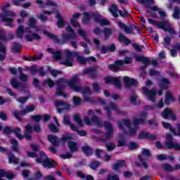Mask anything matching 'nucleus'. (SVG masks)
<instances>
[{
	"label": "nucleus",
	"mask_w": 180,
	"mask_h": 180,
	"mask_svg": "<svg viewBox=\"0 0 180 180\" xmlns=\"http://www.w3.org/2000/svg\"><path fill=\"white\" fill-rule=\"evenodd\" d=\"M126 144V140H124V138L123 136H120V139L118 140V147H122V146H124Z\"/></svg>",
	"instance_id": "nucleus-53"
},
{
	"label": "nucleus",
	"mask_w": 180,
	"mask_h": 180,
	"mask_svg": "<svg viewBox=\"0 0 180 180\" xmlns=\"http://www.w3.org/2000/svg\"><path fill=\"white\" fill-rule=\"evenodd\" d=\"M10 143L11 144V150H13V151H15V153H19V147L18 146V141L15 139H12L10 141Z\"/></svg>",
	"instance_id": "nucleus-34"
},
{
	"label": "nucleus",
	"mask_w": 180,
	"mask_h": 180,
	"mask_svg": "<svg viewBox=\"0 0 180 180\" xmlns=\"http://www.w3.org/2000/svg\"><path fill=\"white\" fill-rule=\"evenodd\" d=\"M106 180H120L116 174H108Z\"/></svg>",
	"instance_id": "nucleus-56"
},
{
	"label": "nucleus",
	"mask_w": 180,
	"mask_h": 180,
	"mask_svg": "<svg viewBox=\"0 0 180 180\" xmlns=\"http://www.w3.org/2000/svg\"><path fill=\"white\" fill-rule=\"evenodd\" d=\"M30 146L32 151H39V150L40 149V146L37 143H31Z\"/></svg>",
	"instance_id": "nucleus-49"
},
{
	"label": "nucleus",
	"mask_w": 180,
	"mask_h": 180,
	"mask_svg": "<svg viewBox=\"0 0 180 180\" xmlns=\"http://www.w3.org/2000/svg\"><path fill=\"white\" fill-rule=\"evenodd\" d=\"M41 176H43V174H41V172L39 170L34 174V179H40Z\"/></svg>",
	"instance_id": "nucleus-57"
},
{
	"label": "nucleus",
	"mask_w": 180,
	"mask_h": 180,
	"mask_svg": "<svg viewBox=\"0 0 180 180\" xmlns=\"http://www.w3.org/2000/svg\"><path fill=\"white\" fill-rule=\"evenodd\" d=\"M166 148L180 150V144L176 142H172V136L169 134L166 135Z\"/></svg>",
	"instance_id": "nucleus-17"
},
{
	"label": "nucleus",
	"mask_w": 180,
	"mask_h": 180,
	"mask_svg": "<svg viewBox=\"0 0 180 180\" xmlns=\"http://www.w3.org/2000/svg\"><path fill=\"white\" fill-rule=\"evenodd\" d=\"M36 162L41 164L44 168H53L57 163L51 159H49L46 153L43 151H39V158L35 160Z\"/></svg>",
	"instance_id": "nucleus-10"
},
{
	"label": "nucleus",
	"mask_w": 180,
	"mask_h": 180,
	"mask_svg": "<svg viewBox=\"0 0 180 180\" xmlns=\"http://www.w3.org/2000/svg\"><path fill=\"white\" fill-rule=\"evenodd\" d=\"M8 162L9 164H18L19 162V158L15 157L13 155H9Z\"/></svg>",
	"instance_id": "nucleus-41"
},
{
	"label": "nucleus",
	"mask_w": 180,
	"mask_h": 180,
	"mask_svg": "<svg viewBox=\"0 0 180 180\" xmlns=\"http://www.w3.org/2000/svg\"><path fill=\"white\" fill-rule=\"evenodd\" d=\"M136 148H137V143L134 142H130L128 144V148H129V150H136Z\"/></svg>",
	"instance_id": "nucleus-58"
},
{
	"label": "nucleus",
	"mask_w": 180,
	"mask_h": 180,
	"mask_svg": "<svg viewBox=\"0 0 180 180\" xmlns=\"http://www.w3.org/2000/svg\"><path fill=\"white\" fill-rule=\"evenodd\" d=\"M4 133L6 134H11V133H14L15 136L18 138L19 140H23L25 137L27 140H32V135L30 133L33 131V128L30 125H27L25 127V136L22 134V130L20 128L11 129L10 127H4L3 129Z\"/></svg>",
	"instance_id": "nucleus-5"
},
{
	"label": "nucleus",
	"mask_w": 180,
	"mask_h": 180,
	"mask_svg": "<svg viewBox=\"0 0 180 180\" xmlns=\"http://www.w3.org/2000/svg\"><path fill=\"white\" fill-rule=\"evenodd\" d=\"M130 99L131 102L134 105H139V103H140V101L137 100V96L136 95L131 96Z\"/></svg>",
	"instance_id": "nucleus-50"
},
{
	"label": "nucleus",
	"mask_w": 180,
	"mask_h": 180,
	"mask_svg": "<svg viewBox=\"0 0 180 180\" xmlns=\"http://www.w3.org/2000/svg\"><path fill=\"white\" fill-rule=\"evenodd\" d=\"M136 61H140L141 63H143L144 65H147V64L150 63V60H148V58L144 56H136Z\"/></svg>",
	"instance_id": "nucleus-39"
},
{
	"label": "nucleus",
	"mask_w": 180,
	"mask_h": 180,
	"mask_svg": "<svg viewBox=\"0 0 180 180\" xmlns=\"http://www.w3.org/2000/svg\"><path fill=\"white\" fill-rule=\"evenodd\" d=\"M125 86H136L137 82L134 79H130L129 77H124Z\"/></svg>",
	"instance_id": "nucleus-27"
},
{
	"label": "nucleus",
	"mask_w": 180,
	"mask_h": 180,
	"mask_svg": "<svg viewBox=\"0 0 180 180\" xmlns=\"http://www.w3.org/2000/svg\"><path fill=\"white\" fill-rule=\"evenodd\" d=\"M49 129L51 131H53V133H58V129L53 124H50L49 125Z\"/></svg>",
	"instance_id": "nucleus-52"
},
{
	"label": "nucleus",
	"mask_w": 180,
	"mask_h": 180,
	"mask_svg": "<svg viewBox=\"0 0 180 180\" xmlns=\"http://www.w3.org/2000/svg\"><path fill=\"white\" fill-rule=\"evenodd\" d=\"M106 148L108 151H112V150H115V148H116V145H115V143H107Z\"/></svg>",
	"instance_id": "nucleus-55"
},
{
	"label": "nucleus",
	"mask_w": 180,
	"mask_h": 180,
	"mask_svg": "<svg viewBox=\"0 0 180 180\" xmlns=\"http://www.w3.org/2000/svg\"><path fill=\"white\" fill-rule=\"evenodd\" d=\"M49 72L51 73V75H52V77H57L58 75H60V74H63V72L60 70H56L51 68H49Z\"/></svg>",
	"instance_id": "nucleus-43"
},
{
	"label": "nucleus",
	"mask_w": 180,
	"mask_h": 180,
	"mask_svg": "<svg viewBox=\"0 0 180 180\" xmlns=\"http://www.w3.org/2000/svg\"><path fill=\"white\" fill-rule=\"evenodd\" d=\"M93 89L96 92H99L101 87L99 86V84L98 83H93Z\"/></svg>",
	"instance_id": "nucleus-64"
},
{
	"label": "nucleus",
	"mask_w": 180,
	"mask_h": 180,
	"mask_svg": "<svg viewBox=\"0 0 180 180\" xmlns=\"http://www.w3.org/2000/svg\"><path fill=\"white\" fill-rule=\"evenodd\" d=\"M29 98L27 97H22L17 98V101L20 102V103H26V101H28Z\"/></svg>",
	"instance_id": "nucleus-61"
},
{
	"label": "nucleus",
	"mask_w": 180,
	"mask_h": 180,
	"mask_svg": "<svg viewBox=\"0 0 180 180\" xmlns=\"http://www.w3.org/2000/svg\"><path fill=\"white\" fill-rule=\"evenodd\" d=\"M117 25L122 29V30L124 31L125 33H127L128 34L131 33V29L127 27L123 22L118 21Z\"/></svg>",
	"instance_id": "nucleus-36"
},
{
	"label": "nucleus",
	"mask_w": 180,
	"mask_h": 180,
	"mask_svg": "<svg viewBox=\"0 0 180 180\" xmlns=\"http://www.w3.org/2000/svg\"><path fill=\"white\" fill-rule=\"evenodd\" d=\"M169 84V81L167 79H162L160 82V86L161 89H167L168 88V85Z\"/></svg>",
	"instance_id": "nucleus-38"
},
{
	"label": "nucleus",
	"mask_w": 180,
	"mask_h": 180,
	"mask_svg": "<svg viewBox=\"0 0 180 180\" xmlns=\"http://www.w3.org/2000/svg\"><path fill=\"white\" fill-rule=\"evenodd\" d=\"M91 16H93L95 22L99 23L101 26H108L109 25V21L103 18L101 15H99V13H84L82 19L83 23L84 25H87V23H89V19H91Z\"/></svg>",
	"instance_id": "nucleus-8"
},
{
	"label": "nucleus",
	"mask_w": 180,
	"mask_h": 180,
	"mask_svg": "<svg viewBox=\"0 0 180 180\" xmlns=\"http://www.w3.org/2000/svg\"><path fill=\"white\" fill-rule=\"evenodd\" d=\"M15 174H8L5 170L0 169V180H6L4 178H7L9 180L13 179Z\"/></svg>",
	"instance_id": "nucleus-26"
},
{
	"label": "nucleus",
	"mask_w": 180,
	"mask_h": 180,
	"mask_svg": "<svg viewBox=\"0 0 180 180\" xmlns=\"http://www.w3.org/2000/svg\"><path fill=\"white\" fill-rule=\"evenodd\" d=\"M48 140L53 144V146H55V147H58L60 143L61 144H64V143L68 142V146L70 150V151H77L78 150V146H77V143L70 141L72 140V135L71 134H66L64 135L61 139H58L56 136L53 135H49L48 136Z\"/></svg>",
	"instance_id": "nucleus-3"
},
{
	"label": "nucleus",
	"mask_w": 180,
	"mask_h": 180,
	"mask_svg": "<svg viewBox=\"0 0 180 180\" xmlns=\"http://www.w3.org/2000/svg\"><path fill=\"white\" fill-rule=\"evenodd\" d=\"M27 155L30 157V158H36L37 153L35 151H27Z\"/></svg>",
	"instance_id": "nucleus-54"
},
{
	"label": "nucleus",
	"mask_w": 180,
	"mask_h": 180,
	"mask_svg": "<svg viewBox=\"0 0 180 180\" xmlns=\"http://www.w3.org/2000/svg\"><path fill=\"white\" fill-rule=\"evenodd\" d=\"M131 58H125L124 61L118 60L114 64L108 65V68L111 71H117L120 67L123 66V64H129V63H131Z\"/></svg>",
	"instance_id": "nucleus-16"
},
{
	"label": "nucleus",
	"mask_w": 180,
	"mask_h": 180,
	"mask_svg": "<svg viewBox=\"0 0 180 180\" xmlns=\"http://www.w3.org/2000/svg\"><path fill=\"white\" fill-rule=\"evenodd\" d=\"M138 4H142L146 8L147 13H149L152 18H157V13L162 16V18L165 17V12L162 10L158 9L157 6H152L154 5V0H137Z\"/></svg>",
	"instance_id": "nucleus-6"
},
{
	"label": "nucleus",
	"mask_w": 180,
	"mask_h": 180,
	"mask_svg": "<svg viewBox=\"0 0 180 180\" xmlns=\"http://www.w3.org/2000/svg\"><path fill=\"white\" fill-rule=\"evenodd\" d=\"M148 23L154 25V26H157L158 27H160V29H162L165 32H169L171 34H175V31L172 27H171L168 21L165 22H158L154 20L148 19Z\"/></svg>",
	"instance_id": "nucleus-12"
},
{
	"label": "nucleus",
	"mask_w": 180,
	"mask_h": 180,
	"mask_svg": "<svg viewBox=\"0 0 180 180\" xmlns=\"http://www.w3.org/2000/svg\"><path fill=\"white\" fill-rule=\"evenodd\" d=\"M6 57V47L0 43V61H4Z\"/></svg>",
	"instance_id": "nucleus-30"
},
{
	"label": "nucleus",
	"mask_w": 180,
	"mask_h": 180,
	"mask_svg": "<svg viewBox=\"0 0 180 180\" xmlns=\"http://www.w3.org/2000/svg\"><path fill=\"white\" fill-rule=\"evenodd\" d=\"M82 150L86 154V155H90L92 153V150L89 146H84Z\"/></svg>",
	"instance_id": "nucleus-46"
},
{
	"label": "nucleus",
	"mask_w": 180,
	"mask_h": 180,
	"mask_svg": "<svg viewBox=\"0 0 180 180\" xmlns=\"http://www.w3.org/2000/svg\"><path fill=\"white\" fill-rule=\"evenodd\" d=\"M142 91L143 95H146L148 99L152 102H155V95H157V91L155 89L148 91L147 87H143Z\"/></svg>",
	"instance_id": "nucleus-18"
},
{
	"label": "nucleus",
	"mask_w": 180,
	"mask_h": 180,
	"mask_svg": "<svg viewBox=\"0 0 180 180\" xmlns=\"http://www.w3.org/2000/svg\"><path fill=\"white\" fill-rule=\"evenodd\" d=\"M13 16H15V13L12 11H8L5 15H1L0 17L1 18V20L3 22H13Z\"/></svg>",
	"instance_id": "nucleus-22"
},
{
	"label": "nucleus",
	"mask_w": 180,
	"mask_h": 180,
	"mask_svg": "<svg viewBox=\"0 0 180 180\" xmlns=\"http://www.w3.org/2000/svg\"><path fill=\"white\" fill-rule=\"evenodd\" d=\"M40 28L36 25V20L30 18L28 22V27L25 30L23 26L20 25L17 30L16 36L19 39L25 34V39L27 41H33V40L40 39V36L36 34Z\"/></svg>",
	"instance_id": "nucleus-2"
},
{
	"label": "nucleus",
	"mask_w": 180,
	"mask_h": 180,
	"mask_svg": "<svg viewBox=\"0 0 180 180\" xmlns=\"http://www.w3.org/2000/svg\"><path fill=\"white\" fill-rule=\"evenodd\" d=\"M56 95L58 96H63V88L68 85L72 91H75V92H82L84 98V101H89V99L85 97V96L88 95V94L90 92L89 88L86 87V89H81V86L78 85V76L73 77V78L70 82H68L64 79H60L56 82Z\"/></svg>",
	"instance_id": "nucleus-1"
},
{
	"label": "nucleus",
	"mask_w": 180,
	"mask_h": 180,
	"mask_svg": "<svg viewBox=\"0 0 180 180\" xmlns=\"http://www.w3.org/2000/svg\"><path fill=\"white\" fill-rule=\"evenodd\" d=\"M84 74H89L90 76L91 77V78H94L95 77V76H92L93 74H95V70L92 68L86 69L84 71Z\"/></svg>",
	"instance_id": "nucleus-45"
},
{
	"label": "nucleus",
	"mask_w": 180,
	"mask_h": 180,
	"mask_svg": "<svg viewBox=\"0 0 180 180\" xmlns=\"http://www.w3.org/2000/svg\"><path fill=\"white\" fill-rule=\"evenodd\" d=\"M66 30L68 32V34H63L61 41H60L58 38H57V36L51 34V32L49 31H44V34L46 37H49V39H53V40H55L56 43H60V44H64V43L67 42V40H70V39H75V32L71 27H68Z\"/></svg>",
	"instance_id": "nucleus-7"
},
{
	"label": "nucleus",
	"mask_w": 180,
	"mask_h": 180,
	"mask_svg": "<svg viewBox=\"0 0 180 180\" xmlns=\"http://www.w3.org/2000/svg\"><path fill=\"white\" fill-rule=\"evenodd\" d=\"M36 109V105L31 104L30 105H27L25 110H23L21 112H13V115L18 119V120H22V117L20 116H25V115H27V113H30V112H33Z\"/></svg>",
	"instance_id": "nucleus-14"
},
{
	"label": "nucleus",
	"mask_w": 180,
	"mask_h": 180,
	"mask_svg": "<svg viewBox=\"0 0 180 180\" xmlns=\"http://www.w3.org/2000/svg\"><path fill=\"white\" fill-rule=\"evenodd\" d=\"M105 127L106 130H108V133L106 135V139H110L112 134V125L109 122H107L106 124H105Z\"/></svg>",
	"instance_id": "nucleus-35"
},
{
	"label": "nucleus",
	"mask_w": 180,
	"mask_h": 180,
	"mask_svg": "<svg viewBox=\"0 0 180 180\" xmlns=\"http://www.w3.org/2000/svg\"><path fill=\"white\" fill-rule=\"evenodd\" d=\"M81 16V13H75L72 15V19H70V24L73 27H78L77 33L78 34L81 35L82 37H86V33H85V31H84L82 29H81V27L79 26V22L77 21V19H78Z\"/></svg>",
	"instance_id": "nucleus-13"
},
{
	"label": "nucleus",
	"mask_w": 180,
	"mask_h": 180,
	"mask_svg": "<svg viewBox=\"0 0 180 180\" xmlns=\"http://www.w3.org/2000/svg\"><path fill=\"white\" fill-rule=\"evenodd\" d=\"M65 54L66 56L65 60H62L60 64H63L64 65H67L68 67H72V64H74V56H77V60L79 63L84 64V63L86 62V59H85L82 56H78L77 52H71L70 50H65Z\"/></svg>",
	"instance_id": "nucleus-9"
},
{
	"label": "nucleus",
	"mask_w": 180,
	"mask_h": 180,
	"mask_svg": "<svg viewBox=\"0 0 180 180\" xmlns=\"http://www.w3.org/2000/svg\"><path fill=\"white\" fill-rule=\"evenodd\" d=\"M110 12L112 13V16L114 18H117L119 15L117 14V7L116 5L112 4L110 8H109Z\"/></svg>",
	"instance_id": "nucleus-37"
},
{
	"label": "nucleus",
	"mask_w": 180,
	"mask_h": 180,
	"mask_svg": "<svg viewBox=\"0 0 180 180\" xmlns=\"http://www.w3.org/2000/svg\"><path fill=\"white\" fill-rule=\"evenodd\" d=\"M100 165L101 162L98 161H93L90 165V168H91V169H96Z\"/></svg>",
	"instance_id": "nucleus-47"
},
{
	"label": "nucleus",
	"mask_w": 180,
	"mask_h": 180,
	"mask_svg": "<svg viewBox=\"0 0 180 180\" xmlns=\"http://www.w3.org/2000/svg\"><path fill=\"white\" fill-rule=\"evenodd\" d=\"M173 18L174 19H179L180 18V8H176L173 13Z\"/></svg>",
	"instance_id": "nucleus-48"
},
{
	"label": "nucleus",
	"mask_w": 180,
	"mask_h": 180,
	"mask_svg": "<svg viewBox=\"0 0 180 180\" xmlns=\"http://www.w3.org/2000/svg\"><path fill=\"white\" fill-rule=\"evenodd\" d=\"M118 12L122 18H126V16L129 15V12L126 10L119 11Z\"/></svg>",
	"instance_id": "nucleus-60"
},
{
	"label": "nucleus",
	"mask_w": 180,
	"mask_h": 180,
	"mask_svg": "<svg viewBox=\"0 0 180 180\" xmlns=\"http://www.w3.org/2000/svg\"><path fill=\"white\" fill-rule=\"evenodd\" d=\"M37 4L44 9L43 13L45 15H51L54 11H57V4L51 1H48L46 4H43L41 0H37Z\"/></svg>",
	"instance_id": "nucleus-11"
},
{
	"label": "nucleus",
	"mask_w": 180,
	"mask_h": 180,
	"mask_svg": "<svg viewBox=\"0 0 180 180\" xmlns=\"http://www.w3.org/2000/svg\"><path fill=\"white\" fill-rule=\"evenodd\" d=\"M138 139L139 140H156L157 136L148 132L141 131L138 134Z\"/></svg>",
	"instance_id": "nucleus-20"
},
{
	"label": "nucleus",
	"mask_w": 180,
	"mask_h": 180,
	"mask_svg": "<svg viewBox=\"0 0 180 180\" xmlns=\"http://www.w3.org/2000/svg\"><path fill=\"white\" fill-rule=\"evenodd\" d=\"M89 116H93V118L89 120V117H85L84 120V123L87 124V126H89L91 124V123H94L97 127H101L102 126V124H101V121H99V119L98 117H95V112L92 110H89Z\"/></svg>",
	"instance_id": "nucleus-15"
},
{
	"label": "nucleus",
	"mask_w": 180,
	"mask_h": 180,
	"mask_svg": "<svg viewBox=\"0 0 180 180\" xmlns=\"http://www.w3.org/2000/svg\"><path fill=\"white\" fill-rule=\"evenodd\" d=\"M30 174H32V172L27 169H25L22 172V175L25 179H27L29 178V176L30 175Z\"/></svg>",
	"instance_id": "nucleus-51"
},
{
	"label": "nucleus",
	"mask_w": 180,
	"mask_h": 180,
	"mask_svg": "<svg viewBox=\"0 0 180 180\" xmlns=\"http://www.w3.org/2000/svg\"><path fill=\"white\" fill-rule=\"evenodd\" d=\"M44 85H48V86H49V88H51V86H53V85H54V82H53V80H51L50 79H47L44 82Z\"/></svg>",
	"instance_id": "nucleus-59"
},
{
	"label": "nucleus",
	"mask_w": 180,
	"mask_h": 180,
	"mask_svg": "<svg viewBox=\"0 0 180 180\" xmlns=\"http://www.w3.org/2000/svg\"><path fill=\"white\" fill-rule=\"evenodd\" d=\"M96 156L102 158L103 161H109L112 156L105 155V153L102 150H96L95 152Z\"/></svg>",
	"instance_id": "nucleus-24"
},
{
	"label": "nucleus",
	"mask_w": 180,
	"mask_h": 180,
	"mask_svg": "<svg viewBox=\"0 0 180 180\" xmlns=\"http://www.w3.org/2000/svg\"><path fill=\"white\" fill-rule=\"evenodd\" d=\"M162 117H163V119H170L171 120H176V117H175V115L172 112V110H169L168 108H166L162 112Z\"/></svg>",
	"instance_id": "nucleus-21"
},
{
	"label": "nucleus",
	"mask_w": 180,
	"mask_h": 180,
	"mask_svg": "<svg viewBox=\"0 0 180 180\" xmlns=\"http://www.w3.org/2000/svg\"><path fill=\"white\" fill-rule=\"evenodd\" d=\"M123 167H126V162L124 160H120L112 165V169H114V171H117V169H120V168H123Z\"/></svg>",
	"instance_id": "nucleus-31"
},
{
	"label": "nucleus",
	"mask_w": 180,
	"mask_h": 180,
	"mask_svg": "<svg viewBox=\"0 0 180 180\" xmlns=\"http://www.w3.org/2000/svg\"><path fill=\"white\" fill-rule=\"evenodd\" d=\"M174 101H175L174 95L171 93V91H167L165 98V103L168 104L170 103V102H174Z\"/></svg>",
	"instance_id": "nucleus-32"
},
{
	"label": "nucleus",
	"mask_w": 180,
	"mask_h": 180,
	"mask_svg": "<svg viewBox=\"0 0 180 180\" xmlns=\"http://www.w3.org/2000/svg\"><path fill=\"white\" fill-rule=\"evenodd\" d=\"M162 126L165 129H169V131L173 133L174 136H180V125H178V131H175L174 127L167 122H162Z\"/></svg>",
	"instance_id": "nucleus-23"
},
{
	"label": "nucleus",
	"mask_w": 180,
	"mask_h": 180,
	"mask_svg": "<svg viewBox=\"0 0 180 180\" xmlns=\"http://www.w3.org/2000/svg\"><path fill=\"white\" fill-rule=\"evenodd\" d=\"M63 123L66 126H69V127H70L71 130H72L73 131H77V126L71 123V122L70 121V117L68 115L64 116Z\"/></svg>",
	"instance_id": "nucleus-25"
},
{
	"label": "nucleus",
	"mask_w": 180,
	"mask_h": 180,
	"mask_svg": "<svg viewBox=\"0 0 180 180\" xmlns=\"http://www.w3.org/2000/svg\"><path fill=\"white\" fill-rule=\"evenodd\" d=\"M12 50L15 53H20V46L18 44H17V45L13 46Z\"/></svg>",
	"instance_id": "nucleus-63"
},
{
	"label": "nucleus",
	"mask_w": 180,
	"mask_h": 180,
	"mask_svg": "<svg viewBox=\"0 0 180 180\" xmlns=\"http://www.w3.org/2000/svg\"><path fill=\"white\" fill-rule=\"evenodd\" d=\"M163 169L165 171H174V168H172V167H171V165H167V164L163 165Z\"/></svg>",
	"instance_id": "nucleus-62"
},
{
	"label": "nucleus",
	"mask_w": 180,
	"mask_h": 180,
	"mask_svg": "<svg viewBox=\"0 0 180 180\" xmlns=\"http://www.w3.org/2000/svg\"><path fill=\"white\" fill-rule=\"evenodd\" d=\"M74 120H75V122L78 123V124H79V126H80V127H82V126H84V123L82 122V120H81V118L79 117V115L75 114L74 115Z\"/></svg>",
	"instance_id": "nucleus-42"
},
{
	"label": "nucleus",
	"mask_w": 180,
	"mask_h": 180,
	"mask_svg": "<svg viewBox=\"0 0 180 180\" xmlns=\"http://www.w3.org/2000/svg\"><path fill=\"white\" fill-rule=\"evenodd\" d=\"M11 84L13 88L18 89V88H20V83H18L16 79H12L11 81Z\"/></svg>",
	"instance_id": "nucleus-44"
},
{
	"label": "nucleus",
	"mask_w": 180,
	"mask_h": 180,
	"mask_svg": "<svg viewBox=\"0 0 180 180\" xmlns=\"http://www.w3.org/2000/svg\"><path fill=\"white\" fill-rule=\"evenodd\" d=\"M104 81L105 84H115L116 88H120V77H105Z\"/></svg>",
	"instance_id": "nucleus-19"
},
{
	"label": "nucleus",
	"mask_w": 180,
	"mask_h": 180,
	"mask_svg": "<svg viewBox=\"0 0 180 180\" xmlns=\"http://www.w3.org/2000/svg\"><path fill=\"white\" fill-rule=\"evenodd\" d=\"M56 106H57V108H61L62 109H68L70 108V105L63 102V101H56L55 103Z\"/></svg>",
	"instance_id": "nucleus-40"
},
{
	"label": "nucleus",
	"mask_w": 180,
	"mask_h": 180,
	"mask_svg": "<svg viewBox=\"0 0 180 180\" xmlns=\"http://www.w3.org/2000/svg\"><path fill=\"white\" fill-rule=\"evenodd\" d=\"M150 150L148 149L143 148L142 155H139V159L141 161H143L144 158H146L147 157H150Z\"/></svg>",
	"instance_id": "nucleus-33"
},
{
	"label": "nucleus",
	"mask_w": 180,
	"mask_h": 180,
	"mask_svg": "<svg viewBox=\"0 0 180 180\" xmlns=\"http://www.w3.org/2000/svg\"><path fill=\"white\" fill-rule=\"evenodd\" d=\"M56 13V18H57L58 22H57V26L58 27L63 28L64 26H65V21L61 18V15L58 13V12L55 11Z\"/></svg>",
	"instance_id": "nucleus-28"
},
{
	"label": "nucleus",
	"mask_w": 180,
	"mask_h": 180,
	"mask_svg": "<svg viewBox=\"0 0 180 180\" xmlns=\"http://www.w3.org/2000/svg\"><path fill=\"white\" fill-rule=\"evenodd\" d=\"M146 116H147V115L143 114L136 118L134 121L132 127L130 126V121H129V120H124L120 123L119 128L124 129V127H128V135L134 136H136V133H137V127L136 126H137V124H141V123H144V120H146Z\"/></svg>",
	"instance_id": "nucleus-4"
},
{
	"label": "nucleus",
	"mask_w": 180,
	"mask_h": 180,
	"mask_svg": "<svg viewBox=\"0 0 180 180\" xmlns=\"http://www.w3.org/2000/svg\"><path fill=\"white\" fill-rule=\"evenodd\" d=\"M47 51L53 56L55 60H60L61 58V52L60 51H55L52 49H48Z\"/></svg>",
	"instance_id": "nucleus-29"
}]
</instances>
